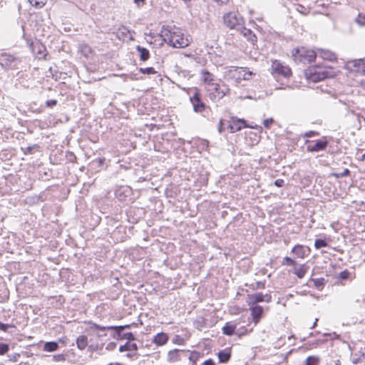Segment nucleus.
<instances>
[{
    "mask_svg": "<svg viewBox=\"0 0 365 365\" xmlns=\"http://www.w3.org/2000/svg\"><path fill=\"white\" fill-rule=\"evenodd\" d=\"M335 68L327 64H317L309 66L304 71L307 81L317 83L327 78H334L337 75Z\"/></svg>",
    "mask_w": 365,
    "mask_h": 365,
    "instance_id": "obj_1",
    "label": "nucleus"
},
{
    "mask_svg": "<svg viewBox=\"0 0 365 365\" xmlns=\"http://www.w3.org/2000/svg\"><path fill=\"white\" fill-rule=\"evenodd\" d=\"M160 38L163 41L159 43L160 46L164 43L167 46H189L190 41L180 31H171L165 30L162 31Z\"/></svg>",
    "mask_w": 365,
    "mask_h": 365,
    "instance_id": "obj_2",
    "label": "nucleus"
},
{
    "mask_svg": "<svg viewBox=\"0 0 365 365\" xmlns=\"http://www.w3.org/2000/svg\"><path fill=\"white\" fill-rule=\"evenodd\" d=\"M255 73L247 67L231 66L227 68L225 76L228 79L240 83L242 81H249Z\"/></svg>",
    "mask_w": 365,
    "mask_h": 365,
    "instance_id": "obj_3",
    "label": "nucleus"
},
{
    "mask_svg": "<svg viewBox=\"0 0 365 365\" xmlns=\"http://www.w3.org/2000/svg\"><path fill=\"white\" fill-rule=\"evenodd\" d=\"M292 53L295 61L303 63L314 61L317 56L316 52L311 47H297Z\"/></svg>",
    "mask_w": 365,
    "mask_h": 365,
    "instance_id": "obj_4",
    "label": "nucleus"
},
{
    "mask_svg": "<svg viewBox=\"0 0 365 365\" xmlns=\"http://www.w3.org/2000/svg\"><path fill=\"white\" fill-rule=\"evenodd\" d=\"M270 73L274 78H289L292 76L291 68L279 60H272L270 67Z\"/></svg>",
    "mask_w": 365,
    "mask_h": 365,
    "instance_id": "obj_5",
    "label": "nucleus"
},
{
    "mask_svg": "<svg viewBox=\"0 0 365 365\" xmlns=\"http://www.w3.org/2000/svg\"><path fill=\"white\" fill-rule=\"evenodd\" d=\"M345 68L355 76H365V58L348 61L345 63Z\"/></svg>",
    "mask_w": 365,
    "mask_h": 365,
    "instance_id": "obj_6",
    "label": "nucleus"
},
{
    "mask_svg": "<svg viewBox=\"0 0 365 365\" xmlns=\"http://www.w3.org/2000/svg\"><path fill=\"white\" fill-rule=\"evenodd\" d=\"M224 24L230 29L240 27L243 23V19L237 11H230L223 16Z\"/></svg>",
    "mask_w": 365,
    "mask_h": 365,
    "instance_id": "obj_7",
    "label": "nucleus"
},
{
    "mask_svg": "<svg viewBox=\"0 0 365 365\" xmlns=\"http://www.w3.org/2000/svg\"><path fill=\"white\" fill-rule=\"evenodd\" d=\"M210 86L209 91L213 100H220L230 92V88L223 82L213 83Z\"/></svg>",
    "mask_w": 365,
    "mask_h": 365,
    "instance_id": "obj_8",
    "label": "nucleus"
},
{
    "mask_svg": "<svg viewBox=\"0 0 365 365\" xmlns=\"http://www.w3.org/2000/svg\"><path fill=\"white\" fill-rule=\"evenodd\" d=\"M88 324H89V327L86 329L87 331H104L106 330H113L115 331V333L120 336L121 334V331L125 329H128L130 327V324L124 325V326H109V327H103L98 325L97 324H95L92 322H87Z\"/></svg>",
    "mask_w": 365,
    "mask_h": 365,
    "instance_id": "obj_9",
    "label": "nucleus"
},
{
    "mask_svg": "<svg viewBox=\"0 0 365 365\" xmlns=\"http://www.w3.org/2000/svg\"><path fill=\"white\" fill-rule=\"evenodd\" d=\"M76 346L78 349L83 351L88 347L91 352L97 351L103 349V344L98 343H91L88 344V337L86 335H80L76 339Z\"/></svg>",
    "mask_w": 365,
    "mask_h": 365,
    "instance_id": "obj_10",
    "label": "nucleus"
},
{
    "mask_svg": "<svg viewBox=\"0 0 365 365\" xmlns=\"http://www.w3.org/2000/svg\"><path fill=\"white\" fill-rule=\"evenodd\" d=\"M271 297L269 295H264L261 292H256L247 295V304L248 306L258 305V303L262 302H269Z\"/></svg>",
    "mask_w": 365,
    "mask_h": 365,
    "instance_id": "obj_11",
    "label": "nucleus"
},
{
    "mask_svg": "<svg viewBox=\"0 0 365 365\" xmlns=\"http://www.w3.org/2000/svg\"><path fill=\"white\" fill-rule=\"evenodd\" d=\"M249 127L247 125L246 122L244 119L238 118L236 116H231L228 121V129L230 133H235L243 128Z\"/></svg>",
    "mask_w": 365,
    "mask_h": 365,
    "instance_id": "obj_12",
    "label": "nucleus"
},
{
    "mask_svg": "<svg viewBox=\"0 0 365 365\" xmlns=\"http://www.w3.org/2000/svg\"><path fill=\"white\" fill-rule=\"evenodd\" d=\"M190 102L192 104L193 109L195 112L201 113L205 110V104L200 98V93L198 89H195L193 96L190 98Z\"/></svg>",
    "mask_w": 365,
    "mask_h": 365,
    "instance_id": "obj_13",
    "label": "nucleus"
},
{
    "mask_svg": "<svg viewBox=\"0 0 365 365\" xmlns=\"http://www.w3.org/2000/svg\"><path fill=\"white\" fill-rule=\"evenodd\" d=\"M253 323L257 325L264 315V309L260 305L249 306Z\"/></svg>",
    "mask_w": 365,
    "mask_h": 365,
    "instance_id": "obj_14",
    "label": "nucleus"
},
{
    "mask_svg": "<svg viewBox=\"0 0 365 365\" xmlns=\"http://www.w3.org/2000/svg\"><path fill=\"white\" fill-rule=\"evenodd\" d=\"M310 252L311 250L309 247H306L300 244L294 245L292 249V253L294 254L296 257L299 259H304L309 256Z\"/></svg>",
    "mask_w": 365,
    "mask_h": 365,
    "instance_id": "obj_15",
    "label": "nucleus"
},
{
    "mask_svg": "<svg viewBox=\"0 0 365 365\" xmlns=\"http://www.w3.org/2000/svg\"><path fill=\"white\" fill-rule=\"evenodd\" d=\"M327 145L328 142L325 138L320 139L317 140L314 144L307 145V150L309 152H318L325 150L327 147Z\"/></svg>",
    "mask_w": 365,
    "mask_h": 365,
    "instance_id": "obj_16",
    "label": "nucleus"
},
{
    "mask_svg": "<svg viewBox=\"0 0 365 365\" xmlns=\"http://www.w3.org/2000/svg\"><path fill=\"white\" fill-rule=\"evenodd\" d=\"M16 61V58L6 53H0V64L4 68H9L13 66V63Z\"/></svg>",
    "mask_w": 365,
    "mask_h": 365,
    "instance_id": "obj_17",
    "label": "nucleus"
},
{
    "mask_svg": "<svg viewBox=\"0 0 365 365\" xmlns=\"http://www.w3.org/2000/svg\"><path fill=\"white\" fill-rule=\"evenodd\" d=\"M116 36L123 43H128V41L132 39V35L130 31L125 26H121L118 29Z\"/></svg>",
    "mask_w": 365,
    "mask_h": 365,
    "instance_id": "obj_18",
    "label": "nucleus"
},
{
    "mask_svg": "<svg viewBox=\"0 0 365 365\" xmlns=\"http://www.w3.org/2000/svg\"><path fill=\"white\" fill-rule=\"evenodd\" d=\"M183 353L182 350L174 349L170 350L167 354V360L169 363H175L181 360V354Z\"/></svg>",
    "mask_w": 365,
    "mask_h": 365,
    "instance_id": "obj_19",
    "label": "nucleus"
},
{
    "mask_svg": "<svg viewBox=\"0 0 365 365\" xmlns=\"http://www.w3.org/2000/svg\"><path fill=\"white\" fill-rule=\"evenodd\" d=\"M240 33L248 43L254 45L257 43V36L250 29L243 28Z\"/></svg>",
    "mask_w": 365,
    "mask_h": 365,
    "instance_id": "obj_20",
    "label": "nucleus"
},
{
    "mask_svg": "<svg viewBox=\"0 0 365 365\" xmlns=\"http://www.w3.org/2000/svg\"><path fill=\"white\" fill-rule=\"evenodd\" d=\"M169 336L166 333L160 332L153 337V341L156 346H161L167 344Z\"/></svg>",
    "mask_w": 365,
    "mask_h": 365,
    "instance_id": "obj_21",
    "label": "nucleus"
},
{
    "mask_svg": "<svg viewBox=\"0 0 365 365\" xmlns=\"http://www.w3.org/2000/svg\"><path fill=\"white\" fill-rule=\"evenodd\" d=\"M319 56L323 58L324 60L329 61H335L337 58L335 53L327 50V49H320L318 53Z\"/></svg>",
    "mask_w": 365,
    "mask_h": 365,
    "instance_id": "obj_22",
    "label": "nucleus"
},
{
    "mask_svg": "<svg viewBox=\"0 0 365 365\" xmlns=\"http://www.w3.org/2000/svg\"><path fill=\"white\" fill-rule=\"evenodd\" d=\"M32 52L35 55L36 58L41 60L45 59L48 55L46 47H31Z\"/></svg>",
    "mask_w": 365,
    "mask_h": 365,
    "instance_id": "obj_23",
    "label": "nucleus"
},
{
    "mask_svg": "<svg viewBox=\"0 0 365 365\" xmlns=\"http://www.w3.org/2000/svg\"><path fill=\"white\" fill-rule=\"evenodd\" d=\"M236 327V324H232V322H227L222 328V331L223 334L227 336H232L235 334Z\"/></svg>",
    "mask_w": 365,
    "mask_h": 365,
    "instance_id": "obj_24",
    "label": "nucleus"
},
{
    "mask_svg": "<svg viewBox=\"0 0 365 365\" xmlns=\"http://www.w3.org/2000/svg\"><path fill=\"white\" fill-rule=\"evenodd\" d=\"M309 267L305 264H300L294 270V274L299 279H302L307 274Z\"/></svg>",
    "mask_w": 365,
    "mask_h": 365,
    "instance_id": "obj_25",
    "label": "nucleus"
},
{
    "mask_svg": "<svg viewBox=\"0 0 365 365\" xmlns=\"http://www.w3.org/2000/svg\"><path fill=\"white\" fill-rule=\"evenodd\" d=\"M217 357L220 363H227L231 357V352L228 349L222 350L217 353Z\"/></svg>",
    "mask_w": 365,
    "mask_h": 365,
    "instance_id": "obj_26",
    "label": "nucleus"
},
{
    "mask_svg": "<svg viewBox=\"0 0 365 365\" xmlns=\"http://www.w3.org/2000/svg\"><path fill=\"white\" fill-rule=\"evenodd\" d=\"M138 350V345L135 343L127 341L124 345H121L119 347L120 352L124 351H135Z\"/></svg>",
    "mask_w": 365,
    "mask_h": 365,
    "instance_id": "obj_27",
    "label": "nucleus"
},
{
    "mask_svg": "<svg viewBox=\"0 0 365 365\" xmlns=\"http://www.w3.org/2000/svg\"><path fill=\"white\" fill-rule=\"evenodd\" d=\"M201 73L202 81L207 85L211 86L214 81L212 74L205 70L202 71Z\"/></svg>",
    "mask_w": 365,
    "mask_h": 365,
    "instance_id": "obj_28",
    "label": "nucleus"
},
{
    "mask_svg": "<svg viewBox=\"0 0 365 365\" xmlns=\"http://www.w3.org/2000/svg\"><path fill=\"white\" fill-rule=\"evenodd\" d=\"M320 357L316 355H311L307 357L304 365H319Z\"/></svg>",
    "mask_w": 365,
    "mask_h": 365,
    "instance_id": "obj_29",
    "label": "nucleus"
},
{
    "mask_svg": "<svg viewBox=\"0 0 365 365\" xmlns=\"http://www.w3.org/2000/svg\"><path fill=\"white\" fill-rule=\"evenodd\" d=\"M140 53V60L145 62L150 58V52L145 47H137Z\"/></svg>",
    "mask_w": 365,
    "mask_h": 365,
    "instance_id": "obj_30",
    "label": "nucleus"
},
{
    "mask_svg": "<svg viewBox=\"0 0 365 365\" xmlns=\"http://www.w3.org/2000/svg\"><path fill=\"white\" fill-rule=\"evenodd\" d=\"M58 349V345L56 341H48L45 343L43 350L48 352L55 351Z\"/></svg>",
    "mask_w": 365,
    "mask_h": 365,
    "instance_id": "obj_31",
    "label": "nucleus"
},
{
    "mask_svg": "<svg viewBox=\"0 0 365 365\" xmlns=\"http://www.w3.org/2000/svg\"><path fill=\"white\" fill-rule=\"evenodd\" d=\"M29 3L34 7L42 8L46 3V0H28Z\"/></svg>",
    "mask_w": 365,
    "mask_h": 365,
    "instance_id": "obj_32",
    "label": "nucleus"
},
{
    "mask_svg": "<svg viewBox=\"0 0 365 365\" xmlns=\"http://www.w3.org/2000/svg\"><path fill=\"white\" fill-rule=\"evenodd\" d=\"M139 71L143 74H155L157 71L153 67L140 68Z\"/></svg>",
    "mask_w": 365,
    "mask_h": 365,
    "instance_id": "obj_33",
    "label": "nucleus"
},
{
    "mask_svg": "<svg viewBox=\"0 0 365 365\" xmlns=\"http://www.w3.org/2000/svg\"><path fill=\"white\" fill-rule=\"evenodd\" d=\"M327 242H326L325 240H322V239H317L315 240L314 242V247L318 250V249H320L322 247H327Z\"/></svg>",
    "mask_w": 365,
    "mask_h": 365,
    "instance_id": "obj_34",
    "label": "nucleus"
},
{
    "mask_svg": "<svg viewBox=\"0 0 365 365\" xmlns=\"http://www.w3.org/2000/svg\"><path fill=\"white\" fill-rule=\"evenodd\" d=\"M312 281L313 282L315 287L320 289L324 287L325 280L324 278L322 277V278L312 279Z\"/></svg>",
    "mask_w": 365,
    "mask_h": 365,
    "instance_id": "obj_35",
    "label": "nucleus"
},
{
    "mask_svg": "<svg viewBox=\"0 0 365 365\" xmlns=\"http://www.w3.org/2000/svg\"><path fill=\"white\" fill-rule=\"evenodd\" d=\"M349 175H350V170L348 168L344 169L343 173L331 174V175L335 177L336 178L349 176Z\"/></svg>",
    "mask_w": 365,
    "mask_h": 365,
    "instance_id": "obj_36",
    "label": "nucleus"
},
{
    "mask_svg": "<svg viewBox=\"0 0 365 365\" xmlns=\"http://www.w3.org/2000/svg\"><path fill=\"white\" fill-rule=\"evenodd\" d=\"M349 277L350 272L347 269L341 272L339 274V278L341 280L347 279L349 278Z\"/></svg>",
    "mask_w": 365,
    "mask_h": 365,
    "instance_id": "obj_37",
    "label": "nucleus"
},
{
    "mask_svg": "<svg viewBox=\"0 0 365 365\" xmlns=\"http://www.w3.org/2000/svg\"><path fill=\"white\" fill-rule=\"evenodd\" d=\"M283 264L294 266L296 262L289 257H285L283 258Z\"/></svg>",
    "mask_w": 365,
    "mask_h": 365,
    "instance_id": "obj_38",
    "label": "nucleus"
},
{
    "mask_svg": "<svg viewBox=\"0 0 365 365\" xmlns=\"http://www.w3.org/2000/svg\"><path fill=\"white\" fill-rule=\"evenodd\" d=\"M9 349V345L4 343H0V355H4L8 352Z\"/></svg>",
    "mask_w": 365,
    "mask_h": 365,
    "instance_id": "obj_39",
    "label": "nucleus"
},
{
    "mask_svg": "<svg viewBox=\"0 0 365 365\" xmlns=\"http://www.w3.org/2000/svg\"><path fill=\"white\" fill-rule=\"evenodd\" d=\"M274 119H273V118H267V119H265V120H264V122H263V125H264V126L266 128L269 129V128H271V126L272 125V124L274 123Z\"/></svg>",
    "mask_w": 365,
    "mask_h": 365,
    "instance_id": "obj_40",
    "label": "nucleus"
},
{
    "mask_svg": "<svg viewBox=\"0 0 365 365\" xmlns=\"http://www.w3.org/2000/svg\"><path fill=\"white\" fill-rule=\"evenodd\" d=\"M122 338L125 339H128V341H134L135 339V337L132 332L125 333L123 335Z\"/></svg>",
    "mask_w": 365,
    "mask_h": 365,
    "instance_id": "obj_41",
    "label": "nucleus"
},
{
    "mask_svg": "<svg viewBox=\"0 0 365 365\" xmlns=\"http://www.w3.org/2000/svg\"><path fill=\"white\" fill-rule=\"evenodd\" d=\"M356 22L361 26L365 25V16L359 14L356 18Z\"/></svg>",
    "mask_w": 365,
    "mask_h": 365,
    "instance_id": "obj_42",
    "label": "nucleus"
},
{
    "mask_svg": "<svg viewBox=\"0 0 365 365\" xmlns=\"http://www.w3.org/2000/svg\"><path fill=\"white\" fill-rule=\"evenodd\" d=\"M246 136L250 138L251 139L253 138V140H255L256 142L258 141V140H257V138H258L257 135L255 133L252 132V131H250V132L247 133H246Z\"/></svg>",
    "mask_w": 365,
    "mask_h": 365,
    "instance_id": "obj_43",
    "label": "nucleus"
},
{
    "mask_svg": "<svg viewBox=\"0 0 365 365\" xmlns=\"http://www.w3.org/2000/svg\"><path fill=\"white\" fill-rule=\"evenodd\" d=\"M56 104H57V101L55 100V99L48 100L46 102V106L47 107H50V108H52V107L55 106Z\"/></svg>",
    "mask_w": 365,
    "mask_h": 365,
    "instance_id": "obj_44",
    "label": "nucleus"
},
{
    "mask_svg": "<svg viewBox=\"0 0 365 365\" xmlns=\"http://www.w3.org/2000/svg\"><path fill=\"white\" fill-rule=\"evenodd\" d=\"M274 185L278 187H282L284 185V180L283 179H277L274 181Z\"/></svg>",
    "mask_w": 365,
    "mask_h": 365,
    "instance_id": "obj_45",
    "label": "nucleus"
},
{
    "mask_svg": "<svg viewBox=\"0 0 365 365\" xmlns=\"http://www.w3.org/2000/svg\"><path fill=\"white\" fill-rule=\"evenodd\" d=\"M225 130V128H224V120L221 119L220 121H219V123H218V131L220 133H222L223 131Z\"/></svg>",
    "mask_w": 365,
    "mask_h": 365,
    "instance_id": "obj_46",
    "label": "nucleus"
},
{
    "mask_svg": "<svg viewBox=\"0 0 365 365\" xmlns=\"http://www.w3.org/2000/svg\"><path fill=\"white\" fill-rule=\"evenodd\" d=\"M218 5H226L227 4L230 0H212Z\"/></svg>",
    "mask_w": 365,
    "mask_h": 365,
    "instance_id": "obj_47",
    "label": "nucleus"
},
{
    "mask_svg": "<svg viewBox=\"0 0 365 365\" xmlns=\"http://www.w3.org/2000/svg\"><path fill=\"white\" fill-rule=\"evenodd\" d=\"M202 365H215V363L212 359H209L205 360Z\"/></svg>",
    "mask_w": 365,
    "mask_h": 365,
    "instance_id": "obj_48",
    "label": "nucleus"
},
{
    "mask_svg": "<svg viewBox=\"0 0 365 365\" xmlns=\"http://www.w3.org/2000/svg\"><path fill=\"white\" fill-rule=\"evenodd\" d=\"M134 2L138 6H141L145 4V0H134Z\"/></svg>",
    "mask_w": 365,
    "mask_h": 365,
    "instance_id": "obj_49",
    "label": "nucleus"
},
{
    "mask_svg": "<svg viewBox=\"0 0 365 365\" xmlns=\"http://www.w3.org/2000/svg\"><path fill=\"white\" fill-rule=\"evenodd\" d=\"M317 135H318V133H317L315 131H309V132L306 133L304 135L307 137H312V136Z\"/></svg>",
    "mask_w": 365,
    "mask_h": 365,
    "instance_id": "obj_50",
    "label": "nucleus"
},
{
    "mask_svg": "<svg viewBox=\"0 0 365 365\" xmlns=\"http://www.w3.org/2000/svg\"><path fill=\"white\" fill-rule=\"evenodd\" d=\"M297 9L298 11H299L302 14H306V12L304 11L306 10V9L302 5H298Z\"/></svg>",
    "mask_w": 365,
    "mask_h": 365,
    "instance_id": "obj_51",
    "label": "nucleus"
},
{
    "mask_svg": "<svg viewBox=\"0 0 365 365\" xmlns=\"http://www.w3.org/2000/svg\"><path fill=\"white\" fill-rule=\"evenodd\" d=\"M8 327H9L8 324H3V323L0 322V329H1V330L5 331L7 330Z\"/></svg>",
    "mask_w": 365,
    "mask_h": 365,
    "instance_id": "obj_52",
    "label": "nucleus"
},
{
    "mask_svg": "<svg viewBox=\"0 0 365 365\" xmlns=\"http://www.w3.org/2000/svg\"><path fill=\"white\" fill-rule=\"evenodd\" d=\"M357 160L359 162H363L365 160V153L361 155L360 157L357 158Z\"/></svg>",
    "mask_w": 365,
    "mask_h": 365,
    "instance_id": "obj_53",
    "label": "nucleus"
},
{
    "mask_svg": "<svg viewBox=\"0 0 365 365\" xmlns=\"http://www.w3.org/2000/svg\"><path fill=\"white\" fill-rule=\"evenodd\" d=\"M317 322H318V319L317 318V319H315V321H314L313 325L310 328L314 329L317 326Z\"/></svg>",
    "mask_w": 365,
    "mask_h": 365,
    "instance_id": "obj_54",
    "label": "nucleus"
},
{
    "mask_svg": "<svg viewBox=\"0 0 365 365\" xmlns=\"http://www.w3.org/2000/svg\"><path fill=\"white\" fill-rule=\"evenodd\" d=\"M247 333H248V331L247 330H245L244 333H242V334H239V337H241L242 335H245Z\"/></svg>",
    "mask_w": 365,
    "mask_h": 365,
    "instance_id": "obj_55",
    "label": "nucleus"
},
{
    "mask_svg": "<svg viewBox=\"0 0 365 365\" xmlns=\"http://www.w3.org/2000/svg\"><path fill=\"white\" fill-rule=\"evenodd\" d=\"M335 365H341V364H340V361H339V360H336V361H335Z\"/></svg>",
    "mask_w": 365,
    "mask_h": 365,
    "instance_id": "obj_56",
    "label": "nucleus"
},
{
    "mask_svg": "<svg viewBox=\"0 0 365 365\" xmlns=\"http://www.w3.org/2000/svg\"><path fill=\"white\" fill-rule=\"evenodd\" d=\"M253 50H254V53H257V48H255V47H254V48H253Z\"/></svg>",
    "mask_w": 365,
    "mask_h": 365,
    "instance_id": "obj_57",
    "label": "nucleus"
},
{
    "mask_svg": "<svg viewBox=\"0 0 365 365\" xmlns=\"http://www.w3.org/2000/svg\"><path fill=\"white\" fill-rule=\"evenodd\" d=\"M58 357H61V359H62V360H64V358H63V356H61V355H58Z\"/></svg>",
    "mask_w": 365,
    "mask_h": 365,
    "instance_id": "obj_58",
    "label": "nucleus"
},
{
    "mask_svg": "<svg viewBox=\"0 0 365 365\" xmlns=\"http://www.w3.org/2000/svg\"><path fill=\"white\" fill-rule=\"evenodd\" d=\"M104 159H100V163H103Z\"/></svg>",
    "mask_w": 365,
    "mask_h": 365,
    "instance_id": "obj_59",
    "label": "nucleus"
},
{
    "mask_svg": "<svg viewBox=\"0 0 365 365\" xmlns=\"http://www.w3.org/2000/svg\"><path fill=\"white\" fill-rule=\"evenodd\" d=\"M359 151H361H361H362V149L359 148V149H358V152H359Z\"/></svg>",
    "mask_w": 365,
    "mask_h": 365,
    "instance_id": "obj_60",
    "label": "nucleus"
},
{
    "mask_svg": "<svg viewBox=\"0 0 365 365\" xmlns=\"http://www.w3.org/2000/svg\"><path fill=\"white\" fill-rule=\"evenodd\" d=\"M175 343H177V341H175ZM178 344H181V342H178Z\"/></svg>",
    "mask_w": 365,
    "mask_h": 365,
    "instance_id": "obj_61",
    "label": "nucleus"
},
{
    "mask_svg": "<svg viewBox=\"0 0 365 365\" xmlns=\"http://www.w3.org/2000/svg\"><path fill=\"white\" fill-rule=\"evenodd\" d=\"M363 120H364V122L365 123V117H364V118H363Z\"/></svg>",
    "mask_w": 365,
    "mask_h": 365,
    "instance_id": "obj_62",
    "label": "nucleus"
}]
</instances>
